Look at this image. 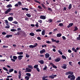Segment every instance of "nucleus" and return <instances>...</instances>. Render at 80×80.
I'll list each match as a JSON object with an SVG mask.
<instances>
[{
	"instance_id": "nucleus-8",
	"label": "nucleus",
	"mask_w": 80,
	"mask_h": 80,
	"mask_svg": "<svg viewBox=\"0 0 80 80\" xmlns=\"http://www.w3.org/2000/svg\"><path fill=\"white\" fill-rule=\"evenodd\" d=\"M46 52V51H45V49H43L42 50L40 51V53H41V54H42V53H45Z\"/></svg>"
},
{
	"instance_id": "nucleus-2",
	"label": "nucleus",
	"mask_w": 80,
	"mask_h": 80,
	"mask_svg": "<svg viewBox=\"0 0 80 80\" xmlns=\"http://www.w3.org/2000/svg\"><path fill=\"white\" fill-rule=\"evenodd\" d=\"M68 78L69 79L70 78V80H74L75 79V76L74 75H69L68 77Z\"/></svg>"
},
{
	"instance_id": "nucleus-3",
	"label": "nucleus",
	"mask_w": 80,
	"mask_h": 80,
	"mask_svg": "<svg viewBox=\"0 0 80 80\" xmlns=\"http://www.w3.org/2000/svg\"><path fill=\"white\" fill-rule=\"evenodd\" d=\"M73 75V72L72 71L68 72L66 73V75Z\"/></svg>"
},
{
	"instance_id": "nucleus-30",
	"label": "nucleus",
	"mask_w": 80,
	"mask_h": 80,
	"mask_svg": "<svg viewBox=\"0 0 80 80\" xmlns=\"http://www.w3.org/2000/svg\"><path fill=\"white\" fill-rule=\"evenodd\" d=\"M13 58L14 60H17V57L15 56H13Z\"/></svg>"
},
{
	"instance_id": "nucleus-52",
	"label": "nucleus",
	"mask_w": 80,
	"mask_h": 80,
	"mask_svg": "<svg viewBox=\"0 0 80 80\" xmlns=\"http://www.w3.org/2000/svg\"><path fill=\"white\" fill-rule=\"evenodd\" d=\"M76 80H80V77L79 76L76 79Z\"/></svg>"
},
{
	"instance_id": "nucleus-35",
	"label": "nucleus",
	"mask_w": 80,
	"mask_h": 80,
	"mask_svg": "<svg viewBox=\"0 0 80 80\" xmlns=\"http://www.w3.org/2000/svg\"><path fill=\"white\" fill-rule=\"evenodd\" d=\"M3 70H5V71H8V69H7V68H5V67H4L3 68Z\"/></svg>"
},
{
	"instance_id": "nucleus-13",
	"label": "nucleus",
	"mask_w": 80,
	"mask_h": 80,
	"mask_svg": "<svg viewBox=\"0 0 80 80\" xmlns=\"http://www.w3.org/2000/svg\"><path fill=\"white\" fill-rule=\"evenodd\" d=\"M38 8L39 9V11H41V12H42V11H43L42 10V8L40 6H38Z\"/></svg>"
},
{
	"instance_id": "nucleus-33",
	"label": "nucleus",
	"mask_w": 80,
	"mask_h": 80,
	"mask_svg": "<svg viewBox=\"0 0 80 80\" xmlns=\"http://www.w3.org/2000/svg\"><path fill=\"white\" fill-rule=\"evenodd\" d=\"M38 65H36L34 66V68H38Z\"/></svg>"
},
{
	"instance_id": "nucleus-41",
	"label": "nucleus",
	"mask_w": 80,
	"mask_h": 80,
	"mask_svg": "<svg viewBox=\"0 0 80 80\" xmlns=\"http://www.w3.org/2000/svg\"><path fill=\"white\" fill-rule=\"evenodd\" d=\"M36 32H42V30L39 29H38L36 30Z\"/></svg>"
},
{
	"instance_id": "nucleus-29",
	"label": "nucleus",
	"mask_w": 80,
	"mask_h": 80,
	"mask_svg": "<svg viewBox=\"0 0 80 80\" xmlns=\"http://www.w3.org/2000/svg\"><path fill=\"white\" fill-rule=\"evenodd\" d=\"M41 5L42 6V7H43V8H44V9H46V7H45V5H44V4L42 3L41 4Z\"/></svg>"
},
{
	"instance_id": "nucleus-39",
	"label": "nucleus",
	"mask_w": 80,
	"mask_h": 80,
	"mask_svg": "<svg viewBox=\"0 0 80 80\" xmlns=\"http://www.w3.org/2000/svg\"><path fill=\"white\" fill-rule=\"evenodd\" d=\"M51 40L52 42H56V40H54L53 38L51 39Z\"/></svg>"
},
{
	"instance_id": "nucleus-10",
	"label": "nucleus",
	"mask_w": 80,
	"mask_h": 80,
	"mask_svg": "<svg viewBox=\"0 0 80 80\" xmlns=\"http://www.w3.org/2000/svg\"><path fill=\"white\" fill-rule=\"evenodd\" d=\"M45 58H49V57H50V54L48 53H46L45 54Z\"/></svg>"
},
{
	"instance_id": "nucleus-24",
	"label": "nucleus",
	"mask_w": 80,
	"mask_h": 80,
	"mask_svg": "<svg viewBox=\"0 0 80 80\" xmlns=\"http://www.w3.org/2000/svg\"><path fill=\"white\" fill-rule=\"evenodd\" d=\"M29 35H31V36L33 37L35 35V34L33 32H31L30 33Z\"/></svg>"
},
{
	"instance_id": "nucleus-47",
	"label": "nucleus",
	"mask_w": 80,
	"mask_h": 80,
	"mask_svg": "<svg viewBox=\"0 0 80 80\" xmlns=\"http://www.w3.org/2000/svg\"><path fill=\"white\" fill-rule=\"evenodd\" d=\"M26 57H27V58H29V57H30V55L26 54Z\"/></svg>"
},
{
	"instance_id": "nucleus-45",
	"label": "nucleus",
	"mask_w": 80,
	"mask_h": 80,
	"mask_svg": "<svg viewBox=\"0 0 80 80\" xmlns=\"http://www.w3.org/2000/svg\"><path fill=\"white\" fill-rule=\"evenodd\" d=\"M9 14L10 15H13L14 13H13L10 12L9 13Z\"/></svg>"
},
{
	"instance_id": "nucleus-26",
	"label": "nucleus",
	"mask_w": 80,
	"mask_h": 80,
	"mask_svg": "<svg viewBox=\"0 0 80 80\" xmlns=\"http://www.w3.org/2000/svg\"><path fill=\"white\" fill-rule=\"evenodd\" d=\"M13 71V69H10L9 70V73H11V72H12Z\"/></svg>"
},
{
	"instance_id": "nucleus-20",
	"label": "nucleus",
	"mask_w": 80,
	"mask_h": 80,
	"mask_svg": "<svg viewBox=\"0 0 80 80\" xmlns=\"http://www.w3.org/2000/svg\"><path fill=\"white\" fill-rule=\"evenodd\" d=\"M57 37H60L62 36V34L59 33L57 34Z\"/></svg>"
},
{
	"instance_id": "nucleus-48",
	"label": "nucleus",
	"mask_w": 80,
	"mask_h": 80,
	"mask_svg": "<svg viewBox=\"0 0 80 80\" xmlns=\"http://www.w3.org/2000/svg\"><path fill=\"white\" fill-rule=\"evenodd\" d=\"M52 67H53V68H56V69L57 68V66L54 65V64L52 66Z\"/></svg>"
},
{
	"instance_id": "nucleus-50",
	"label": "nucleus",
	"mask_w": 80,
	"mask_h": 80,
	"mask_svg": "<svg viewBox=\"0 0 80 80\" xmlns=\"http://www.w3.org/2000/svg\"><path fill=\"white\" fill-rule=\"evenodd\" d=\"M36 70L38 72H40V69L38 68H36Z\"/></svg>"
},
{
	"instance_id": "nucleus-51",
	"label": "nucleus",
	"mask_w": 80,
	"mask_h": 80,
	"mask_svg": "<svg viewBox=\"0 0 80 80\" xmlns=\"http://www.w3.org/2000/svg\"><path fill=\"white\" fill-rule=\"evenodd\" d=\"M11 60L13 62H15V60L14 59H11Z\"/></svg>"
},
{
	"instance_id": "nucleus-46",
	"label": "nucleus",
	"mask_w": 80,
	"mask_h": 80,
	"mask_svg": "<svg viewBox=\"0 0 80 80\" xmlns=\"http://www.w3.org/2000/svg\"><path fill=\"white\" fill-rule=\"evenodd\" d=\"M18 3L19 5H22V3L20 2H18Z\"/></svg>"
},
{
	"instance_id": "nucleus-5",
	"label": "nucleus",
	"mask_w": 80,
	"mask_h": 80,
	"mask_svg": "<svg viewBox=\"0 0 80 80\" xmlns=\"http://www.w3.org/2000/svg\"><path fill=\"white\" fill-rule=\"evenodd\" d=\"M11 11H12V8H9L5 12V14H7V13H9V12H10Z\"/></svg>"
},
{
	"instance_id": "nucleus-62",
	"label": "nucleus",
	"mask_w": 80,
	"mask_h": 80,
	"mask_svg": "<svg viewBox=\"0 0 80 80\" xmlns=\"http://www.w3.org/2000/svg\"><path fill=\"white\" fill-rule=\"evenodd\" d=\"M42 80H48V79H46L45 78H42Z\"/></svg>"
},
{
	"instance_id": "nucleus-38",
	"label": "nucleus",
	"mask_w": 80,
	"mask_h": 80,
	"mask_svg": "<svg viewBox=\"0 0 80 80\" xmlns=\"http://www.w3.org/2000/svg\"><path fill=\"white\" fill-rule=\"evenodd\" d=\"M58 52L60 53V55H63V53H62V52L60 50H58Z\"/></svg>"
},
{
	"instance_id": "nucleus-37",
	"label": "nucleus",
	"mask_w": 80,
	"mask_h": 80,
	"mask_svg": "<svg viewBox=\"0 0 80 80\" xmlns=\"http://www.w3.org/2000/svg\"><path fill=\"white\" fill-rule=\"evenodd\" d=\"M68 8L69 10H70L72 8V4H70L69 5Z\"/></svg>"
},
{
	"instance_id": "nucleus-34",
	"label": "nucleus",
	"mask_w": 80,
	"mask_h": 80,
	"mask_svg": "<svg viewBox=\"0 0 80 80\" xmlns=\"http://www.w3.org/2000/svg\"><path fill=\"white\" fill-rule=\"evenodd\" d=\"M11 32H16L17 31V30L15 29H11Z\"/></svg>"
},
{
	"instance_id": "nucleus-43",
	"label": "nucleus",
	"mask_w": 80,
	"mask_h": 80,
	"mask_svg": "<svg viewBox=\"0 0 80 80\" xmlns=\"http://www.w3.org/2000/svg\"><path fill=\"white\" fill-rule=\"evenodd\" d=\"M59 26L60 27H63V24L62 23H60L59 24Z\"/></svg>"
},
{
	"instance_id": "nucleus-60",
	"label": "nucleus",
	"mask_w": 80,
	"mask_h": 80,
	"mask_svg": "<svg viewBox=\"0 0 80 80\" xmlns=\"http://www.w3.org/2000/svg\"><path fill=\"white\" fill-rule=\"evenodd\" d=\"M5 28H10V26H6L5 27Z\"/></svg>"
},
{
	"instance_id": "nucleus-25",
	"label": "nucleus",
	"mask_w": 80,
	"mask_h": 80,
	"mask_svg": "<svg viewBox=\"0 0 80 80\" xmlns=\"http://www.w3.org/2000/svg\"><path fill=\"white\" fill-rule=\"evenodd\" d=\"M62 58H63V59H65V60H66L67 59V58H66V56L62 55Z\"/></svg>"
},
{
	"instance_id": "nucleus-58",
	"label": "nucleus",
	"mask_w": 80,
	"mask_h": 80,
	"mask_svg": "<svg viewBox=\"0 0 80 80\" xmlns=\"http://www.w3.org/2000/svg\"><path fill=\"white\" fill-rule=\"evenodd\" d=\"M57 28H56L53 29V32H56V31H57Z\"/></svg>"
},
{
	"instance_id": "nucleus-1",
	"label": "nucleus",
	"mask_w": 80,
	"mask_h": 80,
	"mask_svg": "<svg viewBox=\"0 0 80 80\" xmlns=\"http://www.w3.org/2000/svg\"><path fill=\"white\" fill-rule=\"evenodd\" d=\"M28 68H26L25 69V73H27V72H32V69H33V67H32V66L31 65H28Z\"/></svg>"
},
{
	"instance_id": "nucleus-11",
	"label": "nucleus",
	"mask_w": 80,
	"mask_h": 80,
	"mask_svg": "<svg viewBox=\"0 0 80 80\" xmlns=\"http://www.w3.org/2000/svg\"><path fill=\"white\" fill-rule=\"evenodd\" d=\"M40 18L41 19H42L43 20H45L46 18V17L44 16H41L40 17Z\"/></svg>"
},
{
	"instance_id": "nucleus-36",
	"label": "nucleus",
	"mask_w": 80,
	"mask_h": 80,
	"mask_svg": "<svg viewBox=\"0 0 80 80\" xmlns=\"http://www.w3.org/2000/svg\"><path fill=\"white\" fill-rule=\"evenodd\" d=\"M6 24L7 26H8V20H5Z\"/></svg>"
},
{
	"instance_id": "nucleus-28",
	"label": "nucleus",
	"mask_w": 80,
	"mask_h": 80,
	"mask_svg": "<svg viewBox=\"0 0 80 80\" xmlns=\"http://www.w3.org/2000/svg\"><path fill=\"white\" fill-rule=\"evenodd\" d=\"M29 78H30V77L28 76H26L25 77V79H26V80H29Z\"/></svg>"
},
{
	"instance_id": "nucleus-44",
	"label": "nucleus",
	"mask_w": 80,
	"mask_h": 80,
	"mask_svg": "<svg viewBox=\"0 0 80 80\" xmlns=\"http://www.w3.org/2000/svg\"><path fill=\"white\" fill-rule=\"evenodd\" d=\"M18 78H19V79H20L21 78V76H22V74H19L18 75Z\"/></svg>"
},
{
	"instance_id": "nucleus-4",
	"label": "nucleus",
	"mask_w": 80,
	"mask_h": 80,
	"mask_svg": "<svg viewBox=\"0 0 80 80\" xmlns=\"http://www.w3.org/2000/svg\"><path fill=\"white\" fill-rule=\"evenodd\" d=\"M57 76V75H52L51 76H49L48 77V78H51V79H53L55 77H56Z\"/></svg>"
},
{
	"instance_id": "nucleus-9",
	"label": "nucleus",
	"mask_w": 80,
	"mask_h": 80,
	"mask_svg": "<svg viewBox=\"0 0 80 80\" xmlns=\"http://www.w3.org/2000/svg\"><path fill=\"white\" fill-rule=\"evenodd\" d=\"M62 68L64 69H66L67 68V64H63L62 66L61 67Z\"/></svg>"
},
{
	"instance_id": "nucleus-54",
	"label": "nucleus",
	"mask_w": 80,
	"mask_h": 80,
	"mask_svg": "<svg viewBox=\"0 0 80 80\" xmlns=\"http://www.w3.org/2000/svg\"><path fill=\"white\" fill-rule=\"evenodd\" d=\"M62 38H63V40H66V38L65 36H62Z\"/></svg>"
},
{
	"instance_id": "nucleus-22",
	"label": "nucleus",
	"mask_w": 80,
	"mask_h": 80,
	"mask_svg": "<svg viewBox=\"0 0 80 80\" xmlns=\"http://www.w3.org/2000/svg\"><path fill=\"white\" fill-rule=\"evenodd\" d=\"M22 10H25L26 11H28V8H22Z\"/></svg>"
},
{
	"instance_id": "nucleus-14",
	"label": "nucleus",
	"mask_w": 80,
	"mask_h": 80,
	"mask_svg": "<svg viewBox=\"0 0 80 80\" xmlns=\"http://www.w3.org/2000/svg\"><path fill=\"white\" fill-rule=\"evenodd\" d=\"M73 25V23H70L69 25L67 27L68 28H70L71 27H72Z\"/></svg>"
},
{
	"instance_id": "nucleus-19",
	"label": "nucleus",
	"mask_w": 80,
	"mask_h": 80,
	"mask_svg": "<svg viewBox=\"0 0 80 80\" xmlns=\"http://www.w3.org/2000/svg\"><path fill=\"white\" fill-rule=\"evenodd\" d=\"M23 52H17V54H18V55H23Z\"/></svg>"
},
{
	"instance_id": "nucleus-31",
	"label": "nucleus",
	"mask_w": 80,
	"mask_h": 80,
	"mask_svg": "<svg viewBox=\"0 0 80 80\" xmlns=\"http://www.w3.org/2000/svg\"><path fill=\"white\" fill-rule=\"evenodd\" d=\"M26 75H27L28 77H31V74L30 73H26Z\"/></svg>"
},
{
	"instance_id": "nucleus-56",
	"label": "nucleus",
	"mask_w": 80,
	"mask_h": 80,
	"mask_svg": "<svg viewBox=\"0 0 80 80\" xmlns=\"http://www.w3.org/2000/svg\"><path fill=\"white\" fill-rule=\"evenodd\" d=\"M49 65H52V66L54 65V64L52 63V62H50Z\"/></svg>"
},
{
	"instance_id": "nucleus-21",
	"label": "nucleus",
	"mask_w": 80,
	"mask_h": 80,
	"mask_svg": "<svg viewBox=\"0 0 80 80\" xmlns=\"http://www.w3.org/2000/svg\"><path fill=\"white\" fill-rule=\"evenodd\" d=\"M72 51H74V52H77V50L75 49L74 48H72Z\"/></svg>"
},
{
	"instance_id": "nucleus-18",
	"label": "nucleus",
	"mask_w": 80,
	"mask_h": 80,
	"mask_svg": "<svg viewBox=\"0 0 80 80\" xmlns=\"http://www.w3.org/2000/svg\"><path fill=\"white\" fill-rule=\"evenodd\" d=\"M12 6L11 4H9L6 6V8H12Z\"/></svg>"
},
{
	"instance_id": "nucleus-55",
	"label": "nucleus",
	"mask_w": 80,
	"mask_h": 80,
	"mask_svg": "<svg viewBox=\"0 0 80 80\" xmlns=\"http://www.w3.org/2000/svg\"><path fill=\"white\" fill-rule=\"evenodd\" d=\"M5 59H1L0 60V62H5Z\"/></svg>"
},
{
	"instance_id": "nucleus-40",
	"label": "nucleus",
	"mask_w": 80,
	"mask_h": 80,
	"mask_svg": "<svg viewBox=\"0 0 80 80\" xmlns=\"http://www.w3.org/2000/svg\"><path fill=\"white\" fill-rule=\"evenodd\" d=\"M47 69V66H45V67L43 68V70H45Z\"/></svg>"
},
{
	"instance_id": "nucleus-16",
	"label": "nucleus",
	"mask_w": 80,
	"mask_h": 80,
	"mask_svg": "<svg viewBox=\"0 0 80 80\" xmlns=\"http://www.w3.org/2000/svg\"><path fill=\"white\" fill-rule=\"evenodd\" d=\"M45 35V31L43 30L42 31V35Z\"/></svg>"
},
{
	"instance_id": "nucleus-23",
	"label": "nucleus",
	"mask_w": 80,
	"mask_h": 80,
	"mask_svg": "<svg viewBox=\"0 0 80 80\" xmlns=\"http://www.w3.org/2000/svg\"><path fill=\"white\" fill-rule=\"evenodd\" d=\"M78 28H77V27L75 26L74 27V29L73 30V31H77V30H78Z\"/></svg>"
},
{
	"instance_id": "nucleus-49",
	"label": "nucleus",
	"mask_w": 80,
	"mask_h": 80,
	"mask_svg": "<svg viewBox=\"0 0 80 80\" xmlns=\"http://www.w3.org/2000/svg\"><path fill=\"white\" fill-rule=\"evenodd\" d=\"M48 10H50V11H51V12H52V9H51V8H48Z\"/></svg>"
},
{
	"instance_id": "nucleus-12",
	"label": "nucleus",
	"mask_w": 80,
	"mask_h": 80,
	"mask_svg": "<svg viewBox=\"0 0 80 80\" xmlns=\"http://www.w3.org/2000/svg\"><path fill=\"white\" fill-rule=\"evenodd\" d=\"M60 58H58L57 59H55V61L56 62H60Z\"/></svg>"
},
{
	"instance_id": "nucleus-32",
	"label": "nucleus",
	"mask_w": 80,
	"mask_h": 80,
	"mask_svg": "<svg viewBox=\"0 0 80 80\" xmlns=\"http://www.w3.org/2000/svg\"><path fill=\"white\" fill-rule=\"evenodd\" d=\"M26 16H27V17H31V14L28 13L26 14Z\"/></svg>"
},
{
	"instance_id": "nucleus-6",
	"label": "nucleus",
	"mask_w": 80,
	"mask_h": 80,
	"mask_svg": "<svg viewBox=\"0 0 80 80\" xmlns=\"http://www.w3.org/2000/svg\"><path fill=\"white\" fill-rule=\"evenodd\" d=\"M38 46V44H37V43H36L35 45H29V48H35V47H36Z\"/></svg>"
},
{
	"instance_id": "nucleus-17",
	"label": "nucleus",
	"mask_w": 80,
	"mask_h": 80,
	"mask_svg": "<svg viewBox=\"0 0 80 80\" xmlns=\"http://www.w3.org/2000/svg\"><path fill=\"white\" fill-rule=\"evenodd\" d=\"M12 35H7L6 36V38H10V37H12Z\"/></svg>"
},
{
	"instance_id": "nucleus-64",
	"label": "nucleus",
	"mask_w": 80,
	"mask_h": 80,
	"mask_svg": "<svg viewBox=\"0 0 80 80\" xmlns=\"http://www.w3.org/2000/svg\"><path fill=\"white\" fill-rule=\"evenodd\" d=\"M2 35H5L6 34V33L5 32H2Z\"/></svg>"
},
{
	"instance_id": "nucleus-59",
	"label": "nucleus",
	"mask_w": 80,
	"mask_h": 80,
	"mask_svg": "<svg viewBox=\"0 0 80 80\" xmlns=\"http://www.w3.org/2000/svg\"><path fill=\"white\" fill-rule=\"evenodd\" d=\"M46 43H50V41H47L46 42Z\"/></svg>"
},
{
	"instance_id": "nucleus-27",
	"label": "nucleus",
	"mask_w": 80,
	"mask_h": 80,
	"mask_svg": "<svg viewBox=\"0 0 80 80\" xmlns=\"http://www.w3.org/2000/svg\"><path fill=\"white\" fill-rule=\"evenodd\" d=\"M13 17H9L8 18V20H13Z\"/></svg>"
},
{
	"instance_id": "nucleus-53",
	"label": "nucleus",
	"mask_w": 80,
	"mask_h": 80,
	"mask_svg": "<svg viewBox=\"0 0 80 80\" xmlns=\"http://www.w3.org/2000/svg\"><path fill=\"white\" fill-rule=\"evenodd\" d=\"M46 22H49V23H51L52 22V20H48V21H46Z\"/></svg>"
},
{
	"instance_id": "nucleus-63",
	"label": "nucleus",
	"mask_w": 80,
	"mask_h": 80,
	"mask_svg": "<svg viewBox=\"0 0 80 80\" xmlns=\"http://www.w3.org/2000/svg\"><path fill=\"white\" fill-rule=\"evenodd\" d=\"M77 40H80V38H79L78 37L77 38Z\"/></svg>"
},
{
	"instance_id": "nucleus-61",
	"label": "nucleus",
	"mask_w": 80,
	"mask_h": 80,
	"mask_svg": "<svg viewBox=\"0 0 80 80\" xmlns=\"http://www.w3.org/2000/svg\"><path fill=\"white\" fill-rule=\"evenodd\" d=\"M37 39L38 40H41V38H40V37H38L37 38Z\"/></svg>"
},
{
	"instance_id": "nucleus-57",
	"label": "nucleus",
	"mask_w": 80,
	"mask_h": 80,
	"mask_svg": "<svg viewBox=\"0 0 80 80\" xmlns=\"http://www.w3.org/2000/svg\"><path fill=\"white\" fill-rule=\"evenodd\" d=\"M68 52L69 53H72V51L70 49H69L68 50Z\"/></svg>"
},
{
	"instance_id": "nucleus-42",
	"label": "nucleus",
	"mask_w": 80,
	"mask_h": 80,
	"mask_svg": "<svg viewBox=\"0 0 80 80\" xmlns=\"http://www.w3.org/2000/svg\"><path fill=\"white\" fill-rule=\"evenodd\" d=\"M12 23H14L15 24H18V22L17 21H14L12 22Z\"/></svg>"
},
{
	"instance_id": "nucleus-15",
	"label": "nucleus",
	"mask_w": 80,
	"mask_h": 80,
	"mask_svg": "<svg viewBox=\"0 0 80 80\" xmlns=\"http://www.w3.org/2000/svg\"><path fill=\"white\" fill-rule=\"evenodd\" d=\"M38 62L40 63L41 64H43L44 63V62L43 60H41L40 61H38Z\"/></svg>"
},
{
	"instance_id": "nucleus-7",
	"label": "nucleus",
	"mask_w": 80,
	"mask_h": 80,
	"mask_svg": "<svg viewBox=\"0 0 80 80\" xmlns=\"http://www.w3.org/2000/svg\"><path fill=\"white\" fill-rule=\"evenodd\" d=\"M18 59L19 60H22V58L23 57V55H19L18 56Z\"/></svg>"
}]
</instances>
